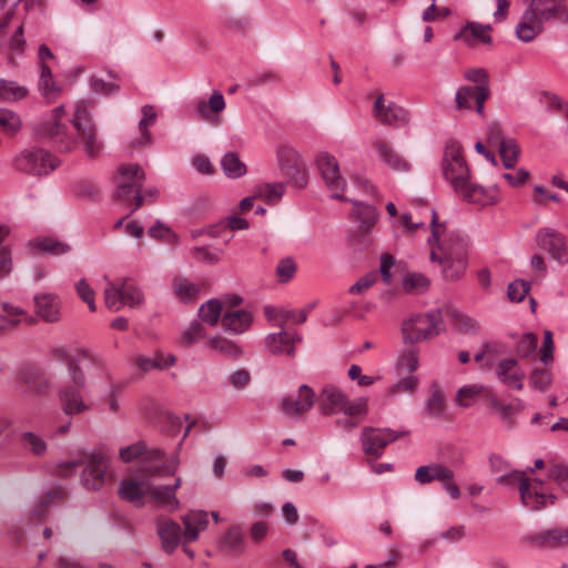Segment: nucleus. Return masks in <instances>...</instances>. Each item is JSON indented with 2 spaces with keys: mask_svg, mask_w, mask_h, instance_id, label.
<instances>
[{
  "mask_svg": "<svg viewBox=\"0 0 568 568\" xmlns=\"http://www.w3.org/2000/svg\"><path fill=\"white\" fill-rule=\"evenodd\" d=\"M437 219V212L432 210V235L427 240L430 251L436 248L439 257L467 260L469 247L467 236L458 231L446 232L445 223H438Z\"/></svg>",
  "mask_w": 568,
  "mask_h": 568,
  "instance_id": "1",
  "label": "nucleus"
},
{
  "mask_svg": "<svg viewBox=\"0 0 568 568\" xmlns=\"http://www.w3.org/2000/svg\"><path fill=\"white\" fill-rule=\"evenodd\" d=\"M444 331V313L442 308L414 314L402 324L404 343L410 345L432 339Z\"/></svg>",
  "mask_w": 568,
  "mask_h": 568,
  "instance_id": "2",
  "label": "nucleus"
},
{
  "mask_svg": "<svg viewBox=\"0 0 568 568\" xmlns=\"http://www.w3.org/2000/svg\"><path fill=\"white\" fill-rule=\"evenodd\" d=\"M144 181L145 173L139 164H122L119 166L114 199L124 204L134 203L130 214L139 210L144 203L145 196H142L141 193Z\"/></svg>",
  "mask_w": 568,
  "mask_h": 568,
  "instance_id": "3",
  "label": "nucleus"
},
{
  "mask_svg": "<svg viewBox=\"0 0 568 568\" xmlns=\"http://www.w3.org/2000/svg\"><path fill=\"white\" fill-rule=\"evenodd\" d=\"M83 465L84 468L81 474V483L88 490H99L105 483L108 459L100 452H92L83 455L81 460L64 462L58 465L59 473L62 476H68L69 470Z\"/></svg>",
  "mask_w": 568,
  "mask_h": 568,
  "instance_id": "4",
  "label": "nucleus"
},
{
  "mask_svg": "<svg viewBox=\"0 0 568 568\" xmlns=\"http://www.w3.org/2000/svg\"><path fill=\"white\" fill-rule=\"evenodd\" d=\"M442 171L445 181L450 184L456 195L469 183L470 169L464 158L463 148L457 141H449L446 144Z\"/></svg>",
  "mask_w": 568,
  "mask_h": 568,
  "instance_id": "5",
  "label": "nucleus"
},
{
  "mask_svg": "<svg viewBox=\"0 0 568 568\" xmlns=\"http://www.w3.org/2000/svg\"><path fill=\"white\" fill-rule=\"evenodd\" d=\"M59 165L58 158L38 146L21 150L12 160V166L16 171L32 176L48 175Z\"/></svg>",
  "mask_w": 568,
  "mask_h": 568,
  "instance_id": "6",
  "label": "nucleus"
},
{
  "mask_svg": "<svg viewBox=\"0 0 568 568\" xmlns=\"http://www.w3.org/2000/svg\"><path fill=\"white\" fill-rule=\"evenodd\" d=\"M87 385V378L81 366L74 364L70 367L69 383L59 389V400L64 414L72 416L90 409L82 396V389Z\"/></svg>",
  "mask_w": 568,
  "mask_h": 568,
  "instance_id": "7",
  "label": "nucleus"
},
{
  "mask_svg": "<svg viewBox=\"0 0 568 568\" xmlns=\"http://www.w3.org/2000/svg\"><path fill=\"white\" fill-rule=\"evenodd\" d=\"M64 115V105L54 108L51 118L40 123L36 132L40 139L50 141L59 152L68 153L74 149L75 141L68 133L67 124L62 122Z\"/></svg>",
  "mask_w": 568,
  "mask_h": 568,
  "instance_id": "8",
  "label": "nucleus"
},
{
  "mask_svg": "<svg viewBox=\"0 0 568 568\" xmlns=\"http://www.w3.org/2000/svg\"><path fill=\"white\" fill-rule=\"evenodd\" d=\"M144 302L141 288L130 278L119 283L108 282L104 288V304L112 311L118 312L128 305L131 308L139 307Z\"/></svg>",
  "mask_w": 568,
  "mask_h": 568,
  "instance_id": "9",
  "label": "nucleus"
},
{
  "mask_svg": "<svg viewBox=\"0 0 568 568\" xmlns=\"http://www.w3.org/2000/svg\"><path fill=\"white\" fill-rule=\"evenodd\" d=\"M454 471L440 463H430L419 466L415 471V480L420 485H427L434 480L440 481L443 488L452 499L460 497V489L454 481Z\"/></svg>",
  "mask_w": 568,
  "mask_h": 568,
  "instance_id": "10",
  "label": "nucleus"
},
{
  "mask_svg": "<svg viewBox=\"0 0 568 568\" xmlns=\"http://www.w3.org/2000/svg\"><path fill=\"white\" fill-rule=\"evenodd\" d=\"M536 243L557 264H568V243L564 234L552 227H542L536 233Z\"/></svg>",
  "mask_w": 568,
  "mask_h": 568,
  "instance_id": "11",
  "label": "nucleus"
},
{
  "mask_svg": "<svg viewBox=\"0 0 568 568\" xmlns=\"http://www.w3.org/2000/svg\"><path fill=\"white\" fill-rule=\"evenodd\" d=\"M316 164L322 179L332 191V196L336 200L348 201L342 195V192L346 187V181L341 174L339 164L336 158L327 152H321L317 155Z\"/></svg>",
  "mask_w": 568,
  "mask_h": 568,
  "instance_id": "12",
  "label": "nucleus"
},
{
  "mask_svg": "<svg viewBox=\"0 0 568 568\" xmlns=\"http://www.w3.org/2000/svg\"><path fill=\"white\" fill-rule=\"evenodd\" d=\"M405 433L392 430L389 428L364 427L361 435L364 453L373 458H379L385 447L404 436Z\"/></svg>",
  "mask_w": 568,
  "mask_h": 568,
  "instance_id": "13",
  "label": "nucleus"
},
{
  "mask_svg": "<svg viewBox=\"0 0 568 568\" xmlns=\"http://www.w3.org/2000/svg\"><path fill=\"white\" fill-rule=\"evenodd\" d=\"M316 400V394L306 384L298 387L297 394L283 396L278 399L281 412L293 418H298L312 409Z\"/></svg>",
  "mask_w": 568,
  "mask_h": 568,
  "instance_id": "14",
  "label": "nucleus"
},
{
  "mask_svg": "<svg viewBox=\"0 0 568 568\" xmlns=\"http://www.w3.org/2000/svg\"><path fill=\"white\" fill-rule=\"evenodd\" d=\"M373 115L378 122L386 125H402L407 123L409 119V114L404 108L393 102L385 104L383 94L376 98Z\"/></svg>",
  "mask_w": 568,
  "mask_h": 568,
  "instance_id": "15",
  "label": "nucleus"
},
{
  "mask_svg": "<svg viewBox=\"0 0 568 568\" xmlns=\"http://www.w3.org/2000/svg\"><path fill=\"white\" fill-rule=\"evenodd\" d=\"M489 97V89L485 87H462L455 94L457 110H471L475 103L476 112L484 113V103Z\"/></svg>",
  "mask_w": 568,
  "mask_h": 568,
  "instance_id": "16",
  "label": "nucleus"
},
{
  "mask_svg": "<svg viewBox=\"0 0 568 568\" xmlns=\"http://www.w3.org/2000/svg\"><path fill=\"white\" fill-rule=\"evenodd\" d=\"M495 374L497 379L507 387H513L517 390L523 389L526 374L520 367L517 359H500L496 365Z\"/></svg>",
  "mask_w": 568,
  "mask_h": 568,
  "instance_id": "17",
  "label": "nucleus"
},
{
  "mask_svg": "<svg viewBox=\"0 0 568 568\" xmlns=\"http://www.w3.org/2000/svg\"><path fill=\"white\" fill-rule=\"evenodd\" d=\"M156 532L161 540L162 549L166 554H172L181 541H184V532L181 526L166 517H161L156 520Z\"/></svg>",
  "mask_w": 568,
  "mask_h": 568,
  "instance_id": "18",
  "label": "nucleus"
},
{
  "mask_svg": "<svg viewBox=\"0 0 568 568\" xmlns=\"http://www.w3.org/2000/svg\"><path fill=\"white\" fill-rule=\"evenodd\" d=\"M542 481L539 479H524L519 487L521 503L531 510H539L547 505V501L554 504L552 495H545L540 491Z\"/></svg>",
  "mask_w": 568,
  "mask_h": 568,
  "instance_id": "19",
  "label": "nucleus"
},
{
  "mask_svg": "<svg viewBox=\"0 0 568 568\" xmlns=\"http://www.w3.org/2000/svg\"><path fill=\"white\" fill-rule=\"evenodd\" d=\"M457 196L468 203L487 206L499 201V189L496 185L486 189L479 184L473 183L470 180Z\"/></svg>",
  "mask_w": 568,
  "mask_h": 568,
  "instance_id": "20",
  "label": "nucleus"
},
{
  "mask_svg": "<svg viewBox=\"0 0 568 568\" xmlns=\"http://www.w3.org/2000/svg\"><path fill=\"white\" fill-rule=\"evenodd\" d=\"M347 395L334 385H326L318 395V409L323 415L342 413Z\"/></svg>",
  "mask_w": 568,
  "mask_h": 568,
  "instance_id": "21",
  "label": "nucleus"
},
{
  "mask_svg": "<svg viewBox=\"0 0 568 568\" xmlns=\"http://www.w3.org/2000/svg\"><path fill=\"white\" fill-rule=\"evenodd\" d=\"M77 136L72 139L77 145H82L83 151L89 158H97L103 150V142L98 135V129L94 123H87L85 126L74 128Z\"/></svg>",
  "mask_w": 568,
  "mask_h": 568,
  "instance_id": "22",
  "label": "nucleus"
},
{
  "mask_svg": "<svg viewBox=\"0 0 568 568\" xmlns=\"http://www.w3.org/2000/svg\"><path fill=\"white\" fill-rule=\"evenodd\" d=\"M37 315L48 323H55L60 320L61 301L58 295L42 293L34 296Z\"/></svg>",
  "mask_w": 568,
  "mask_h": 568,
  "instance_id": "23",
  "label": "nucleus"
},
{
  "mask_svg": "<svg viewBox=\"0 0 568 568\" xmlns=\"http://www.w3.org/2000/svg\"><path fill=\"white\" fill-rule=\"evenodd\" d=\"M120 459L123 463H131L140 457H144L148 463L162 460L164 457V450L161 448L149 449L146 444L142 440L136 442L132 445L123 447L119 452Z\"/></svg>",
  "mask_w": 568,
  "mask_h": 568,
  "instance_id": "24",
  "label": "nucleus"
},
{
  "mask_svg": "<svg viewBox=\"0 0 568 568\" xmlns=\"http://www.w3.org/2000/svg\"><path fill=\"white\" fill-rule=\"evenodd\" d=\"M432 262H437L442 267V275L446 281H458L464 276L468 266V260H455L452 257H439L436 248L429 254Z\"/></svg>",
  "mask_w": 568,
  "mask_h": 568,
  "instance_id": "25",
  "label": "nucleus"
},
{
  "mask_svg": "<svg viewBox=\"0 0 568 568\" xmlns=\"http://www.w3.org/2000/svg\"><path fill=\"white\" fill-rule=\"evenodd\" d=\"M489 24L484 26L478 22H467L466 26L454 36L455 41H463L468 47H475L478 42L491 43V37L488 31Z\"/></svg>",
  "mask_w": 568,
  "mask_h": 568,
  "instance_id": "26",
  "label": "nucleus"
},
{
  "mask_svg": "<svg viewBox=\"0 0 568 568\" xmlns=\"http://www.w3.org/2000/svg\"><path fill=\"white\" fill-rule=\"evenodd\" d=\"M544 19L537 14L536 10L526 9L523 20L516 27V34L523 42L532 41L536 36L542 31Z\"/></svg>",
  "mask_w": 568,
  "mask_h": 568,
  "instance_id": "27",
  "label": "nucleus"
},
{
  "mask_svg": "<svg viewBox=\"0 0 568 568\" xmlns=\"http://www.w3.org/2000/svg\"><path fill=\"white\" fill-rule=\"evenodd\" d=\"M225 109V100L221 92L214 91L209 101L197 99L193 102L194 115L200 121H212V113H220Z\"/></svg>",
  "mask_w": 568,
  "mask_h": 568,
  "instance_id": "28",
  "label": "nucleus"
},
{
  "mask_svg": "<svg viewBox=\"0 0 568 568\" xmlns=\"http://www.w3.org/2000/svg\"><path fill=\"white\" fill-rule=\"evenodd\" d=\"M182 523L185 527L184 542L195 541L201 531L207 528V513L203 510H190L182 516Z\"/></svg>",
  "mask_w": 568,
  "mask_h": 568,
  "instance_id": "29",
  "label": "nucleus"
},
{
  "mask_svg": "<svg viewBox=\"0 0 568 568\" xmlns=\"http://www.w3.org/2000/svg\"><path fill=\"white\" fill-rule=\"evenodd\" d=\"M222 327L233 334L246 332L253 323V315L246 310L225 312L221 317Z\"/></svg>",
  "mask_w": 568,
  "mask_h": 568,
  "instance_id": "30",
  "label": "nucleus"
},
{
  "mask_svg": "<svg viewBox=\"0 0 568 568\" xmlns=\"http://www.w3.org/2000/svg\"><path fill=\"white\" fill-rule=\"evenodd\" d=\"M150 489V481L124 479L119 486V496L125 501L133 503L134 505H142L144 496H148Z\"/></svg>",
  "mask_w": 568,
  "mask_h": 568,
  "instance_id": "31",
  "label": "nucleus"
},
{
  "mask_svg": "<svg viewBox=\"0 0 568 568\" xmlns=\"http://www.w3.org/2000/svg\"><path fill=\"white\" fill-rule=\"evenodd\" d=\"M220 549L234 557L242 556L246 550V541L240 527L233 526L220 539Z\"/></svg>",
  "mask_w": 568,
  "mask_h": 568,
  "instance_id": "32",
  "label": "nucleus"
},
{
  "mask_svg": "<svg viewBox=\"0 0 568 568\" xmlns=\"http://www.w3.org/2000/svg\"><path fill=\"white\" fill-rule=\"evenodd\" d=\"M527 540L538 547L559 548L568 545V530L554 528L528 536Z\"/></svg>",
  "mask_w": 568,
  "mask_h": 568,
  "instance_id": "33",
  "label": "nucleus"
},
{
  "mask_svg": "<svg viewBox=\"0 0 568 568\" xmlns=\"http://www.w3.org/2000/svg\"><path fill=\"white\" fill-rule=\"evenodd\" d=\"M266 347L274 355H295L294 338L291 332L282 328L278 333H271L266 336Z\"/></svg>",
  "mask_w": 568,
  "mask_h": 568,
  "instance_id": "34",
  "label": "nucleus"
},
{
  "mask_svg": "<svg viewBox=\"0 0 568 568\" xmlns=\"http://www.w3.org/2000/svg\"><path fill=\"white\" fill-rule=\"evenodd\" d=\"M491 407L497 410L500 418L508 428H513L516 424V416L524 409L525 404L521 399L515 398L511 403H503L496 397L490 398Z\"/></svg>",
  "mask_w": 568,
  "mask_h": 568,
  "instance_id": "35",
  "label": "nucleus"
},
{
  "mask_svg": "<svg viewBox=\"0 0 568 568\" xmlns=\"http://www.w3.org/2000/svg\"><path fill=\"white\" fill-rule=\"evenodd\" d=\"M379 160L389 169L395 171H408L409 163L398 153H396L387 143L376 141L374 143Z\"/></svg>",
  "mask_w": 568,
  "mask_h": 568,
  "instance_id": "36",
  "label": "nucleus"
},
{
  "mask_svg": "<svg viewBox=\"0 0 568 568\" xmlns=\"http://www.w3.org/2000/svg\"><path fill=\"white\" fill-rule=\"evenodd\" d=\"M20 379L32 392L44 393L50 387L48 377L34 367L22 368L20 371Z\"/></svg>",
  "mask_w": 568,
  "mask_h": 568,
  "instance_id": "37",
  "label": "nucleus"
},
{
  "mask_svg": "<svg viewBox=\"0 0 568 568\" xmlns=\"http://www.w3.org/2000/svg\"><path fill=\"white\" fill-rule=\"evenodd\" d=\"M223 173L229 179H240L247 172L246 164L240 159L236 152L229 151L221 159Z\"/></svg>",
  "mask_w": 568,
  "mask_h": 568,
  "instance_id": "38",
  "label": "nucleus"
},
{
  "mask_svg": "<svg viewBox=\"0 0 568 568\" xmlns=\"http://www.w3.org/2000/svg\"><path fill=\"white\" fill-rule=\"evenodd\" d=\"M148 496L159 504L162 507L168 508L170 511L178 510L180 508V501L175 495L171 493L169 486L160 485L153 486L150 483V489L148 490Z\"/></svg>",
  "mask_w": 568,
  "mask_h": 568,
  "instance_id": "39",
  "label": "nucleus"
},
{
  "mask_svg": "<svg viewBox=\"0 0 568 568\" xmlns=\"http://www.w3.org/2000/svg\"><path fill=\"white\" fill-rule=\"evenodd\" d=\"M175 356L172 354L163 355L155 354L153 357L138 356L135 358L136 366L142 372H150L151 369H165L175 364Z\"/></svg>",
  "mask_w": 568,
  "mask_h": 568,
  "instance_id": "40",
  "label": "nucleus"
},
{
  "mask_svg": "<svg viewBox=\"0 0 568 568\" xmlns=\"http://www.w3.org/2000/svg\"><path fill=\"white\" fill-rule=\"evenodd\" d=\"M446 410V402L444 394L439 387L434 384L430 388V396L426 402L425 412L432 418H440Z\"/></svg>",
  "mask_w": 568,
  "mask_h": 568,
  "instance_id": "41",
  "label": "nucleus"
},
{
  "mask_svg": "<svg viewBox=\"0 0 568 568\" xmlns=\"http://www.w3.org/2000/svg\"><path fill=\"white\" fill-rule=\"evenodd\" d=\"M28 95V89L19 85L14 81L0 79V101L14 102L24 99Z\"/></svg>",
  "mask_w": 568,
  "mask_h": 568,
  "instance_id": "42",
  "label": "nucleus"
},
{
  "mask_svg": "<svg viewBox=\"0 0 568 568\" xmlns=\"http://www.w3.org/2000/svg\"><path fill=\"white\" fill-rule=\"evenodd\" d=\"M445 312L446 315L453 320L454 325L459 331H463L467 334H476L479 332L480 326L478 322L470 316L450 307H447Z\"/></svg>",
  "mask_w": 568,
  "mask_h": 568,
  "instance_id": "43",
  "label": "nucleus"
},
{
  "mask_svg": "<svg viewBox=\"0 0 568 568\" xmlns=\"http://www.w3.org/2000/svg\"><path fill=\"white\" fill-rule=\"evenodd\" d=\"M207 344L211 349L232 358H239L243 355V349L240 345L222 336L211 338Z\"/></svg>",
  "mask_w": 568,
  "mask_h": 568,
  "instance_id": "44",
  "label": "nucleus"
},
{
  "mask_svg": "<svg viewBox=\"0 0 568 568\" xmlns=\"http://www.w3.org/2000/svg\"><path fill=\"white\" fill-rule=\"evenodd\" d=\"M356 219L361 222V229L368 231L377 220L376 209L373 205L362 202H354V211Z\"/></svg>",
  "mask_w": 568,
  "mask_h": 568,
  "instance_id": "45",
  "label": "nucleus"
},
{
  "mask_svg": "<svg viewBox=\"0 0 568 568\" xmlns=\"http://www.w3.org/2000/svg\"><path fill=\"white\" fill-rule=\"evenodd\" d=\"M499 154L503 160V164L506 169H513L519 156V145L515 139L508 138L506 141L498 145Z\"/></svg>",
  "mask_w": 568,
  "mask_h": 568,
  "instance_id": "46",
  "label": "nucleus"
},
{
  "mask_svg": "<svg viewBox=\"0 0 568 568\" xmlns=\"http://www.w3.org/2000/svg\"><path fill=\"white\" fill-rule=\"evenodd\" d=\"M564 0H532L528 9L537 11V14L544 20L555 17Z\"/></svg>",
  "mask_w": 568,
  "mask_h": 568,
  "instance_id": "47",
  "label": "nucleus"
},
{
  "mask_svg": "<svg viewBox=\"0 0 568 568\" xmlns=\"http://www.w3.org/2000/svg\"><path fill=\"white\" fill-rule=\"evenodd\" d=\"M255 196L264 199L268 203L277 202L284 194L283 183H264L255 186Z\"/></svg>",
  "mask_w": 568,
  "mask_h": 568,
  "instance_id": "48",
  "label": "nucleus"
},
{
  "mask_svg": "<svg viewBox=\"0 0 568 568\" xmlns=\"http://www.w3.org/2000/svg\"><path fill=\"white\" fill-rule=\"evenodd\" d=\"M221 312L222 303L216 298H212L200 307L197 314L201 321L214 326L221 317Z\"/></svg>",
  "mask_w": 568,
  "mask_h": 568,
  "instance_id": "49",
  "label": "nucleus"
},
{
  "mask_svg": "<svg viewBox=\"0 0 568 568\" xmlns=\"http://www.w3.org/2000/svg\"><path fill=\"white\" fill-rule=\"evenodd\" d=\"M173 287L176 296L181 301L195 300L200 293V287L195 283L189 282L186 278L179 277L173 281Z\"/></svg>",
  "mask_w": 568,
  "mask_h": 568,
  "instance_id": "50",
  "label": "nucleus"
},
{
  "mask_svg": "<svg viewBox=\"0 0 568 568\" xmlns=\"http://www.w3.org/2000/svg\"><path fill=\"white\" fill-rule=\"evenodd\" d=\"M33 245L38 250L53 255H61L68 253L71 250L69 244L60 242L52 237L36 239L33 241Z\"/></svg>",
  "mask_w": 568,
  "mask_h": 568,
  "instance_id": "51",
  "label": "nucleus"
},
{
  "mask_svg": "<svg viewBox=\"0 0 568 568\" xmlns=\"http://www.w3.org/2000/svg\"><path fill=\"white\" fill-rule=\"evenodd\" d=\"M180 465V458H179V455L178 454H174L166 463H163L159 466H145L143 467V471L148 475V476H159V477H164V476H170V475H174L178 467Z\"/></svg>",
  "mask_w": 568,
  "mask_h": 568,
  "instance_id": "52",
  "label": "nucleus"
},
{
  "mask_svg": "<svg viewBox=\"0 0 568 568\" xmlns=\"http://www.w3.org/2000/svg\"><path fill=\"white\" fill-rule=\"evenodd\" d=\"M142 119L139 121V131L141 133L140 144L150 142V132L148 128L154 124L156 120V112L153 105L146 104L141 109Z\"/></svg>",
  "mask_w": 568,
  "mask_h": 568,
  "instance_id": "53",
  "label": "nucleus"
},
{
  "mask_svg": "<svg viewBox=\"0 0 568 568\" xmlns=\"http://www.w3.org/2000/svg\"><path fill=\"white\" fill-rule=\"evenodd\" d=\"M9 234V230L0 226V278L7 276L12 270L11 251L9 246L3 245V241Z\"/></svg>",
  "mask_w": 568,
  "mask_h": 568,
  "instance_id": "54",
  "label": "nucleus"
},
{
  "mask_svg": "<svg viewBox=\"0 0 568 568\" xmlns=\"http://www.w3.org/2000/svg\"><path fill=\"white\" fill-rule=\"evenodd\" d=\"M93 102L88 100L79 101L75 105L71 123L73 128L85 126L87 123H94L91 119Z\"/></svg>",
  "mask_w": 568,
  "mask_h": 568,
  "instance_id": "55",
  "label": "nucleus"
},
{
  "mask_svg": "<svg viewBox=\"0 0 568 568\" xmlns=\"http://www.w3.org/2000/svg\"><path fill=\"white\" fill-rule=\"evenodd\" d=\"M429 286V280L420 273H408L403 280L406 293H423Z\"/></svg>",
  "mask_w": 568,
  "mask_h": 568,
  "instance_id": "56",
  "label": "nucleus"
},
{
  "mask_svg": "<svg viewBox=\"0 0 568 568\" xmlns=\"http://www.w3.org/2000/svg\"><path fill=\"white\" fill-rule=\"evenodd\" d=\"M64 495V490L60 487L48 490L45 496L33 507L32 516L37 517L38 519L44 518L47 515L48 506L54 499H62Z\"/></svg>",
  "mask_w": 568,
  "mask_h": 568,
  "instance_id": "57",
  "label": "nucleus"
},
{
  "mask_svg": "<svg viewBox=\"0 0 568 568\" xmlns=\"http://www.w3.org/2000/svg\"><path fill=\"white\" fill-rule=\"evenodd\" d=\"M21 444L36 456H42L47 450L45 442L32 432H26L21 435Z\"/></svg>",
  "mask_w": 568,
  "mask_h": 568,
  "instance_id": "58",
  "label": "nucleus"
},
{
  "mask_svg": "<svg viewBox=\"0 0 568 568\" xmlns=\"http://www.w3.org/2000/svg\"><path fill=\"white\" fill-rule=\"evenodd\" d=\"M368 412V400L365 397L357 398L354 402H349L348 397L346 398L345 408H343L342 413H344L347 417H353L358 419L359 422Z\"/></svg>",
  "mask_w": 568,
  "mask_h": 568,
  "instance_id": "59",
  "label": "nucleus"
},
{
  "mask_svg": "<svg viewBox=\"0 0 568 568\" xmlns=\"http://www.w3.org/2000/svg\"><path fill=\"white\" fill-rule=\"evenodd\" d=\"M537 343H538V337L535 333H525L517 346H516V354L519 356V357H523V358H527L529 357L530 355L535 354L536 349H537Z\"/></svg>",
  "mask_w": 568,
  "mask_h": 568,
  "instance_id": "60",
  "label": "nucleus"
},
{
  "mask_svg": "<svg viewBox=\"0 0 568 568\" xmlns=\"http://www.w3.org/2000/svg\"><path fill=\"white\" fill-rule=\"evenodd\" d=\"M2 310L4 312L3 320L8 321L10 325H17L22 320L29 323H36V320L32 316H28L27 313L18 306H13L9 303L2 304Z\"/></svg>",
  "mask_w": 568,
  "mask_h": 568,
  "instance_id": "61",
  "label": "nucleus"
},
{
  "mask_svg": "<svg viewBox=\"0 0 568 568\" xmlns=\"http://www.w3.org/2000/svg\"><path fill=\"white\" fill-rule=\"evenodd\" d=\"M418 364V349L413 346L406 347L397 359L398 367L409 373L414 372Z\"/></svg>",
  "mask_w": 568,
  "mask_h": 568,
  "instance_id": "62",
  "label": "nucleus"
},
{
  "mask_svg": "<svg viewBox=\"0 0 568 568\" xmlns=\"http://www.w3.org/2000/svg\"><path fill=\"white\" fill-rule=\"evenodd\" d=\"M0 128L3 131L13 134L21 129V120L13 111L0 109Z\"/></svg>",
  "mask_w": 568,
  "mask_h": 568,
  "instance_id": "63",
  "label": "nucleus"
},
{
  "mask_svg": "<svg viewBox=\"0 0 568 568\" xmlns=\"http://www.w3.org/2000/svg\"><path fill=\"white\" fill-rule=\"evenodd\" d=\"M295 273L296 263L292 257H284L280 260L275 268V274L277 276L278 282L287 283L294 277Z\"/></svg>",
  "mask_w": 568,
  "mask_h": 568,
  "instance_id": "64",
  "label": "nucleus"
}]
</instances>
